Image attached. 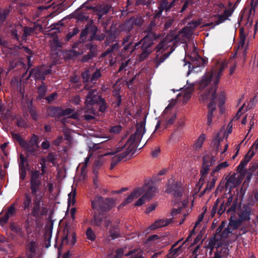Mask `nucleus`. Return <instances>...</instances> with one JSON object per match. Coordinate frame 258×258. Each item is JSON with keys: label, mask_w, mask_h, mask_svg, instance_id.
Here are the masks:
<instances>
[{"label": "nucleus", "mask_w": 258, "mask_h": 258, "mask_svg": "<svg viewBox=\"0 0 258 258\" xmlns=\"http://www.w3.org/2000/svg\"><path fill=\"white\" fill-rule=\"evenodd\" d=\"M192 31L187 26L179 32L178 34L176 31H173L168 34L156 47L155 62L156 67H158L174 50L173 46L174 44V40L184 41L185 39L190 37Z\"/></svg>", "instance_id": "nucleus-1"}, {"label": "nucleus", "mask_w": 258, "mask_h": 258, "mask_svg": "<svg viewBox=\"0 0 258 258\" xmlns=\"http://www.w3.org/2000/svg\"><path fill=\"white\" fill-rule=\"evenodd\" d=\"M238 61L234 55L230 58L228 62L225 61L218 62L210 72L206 73L203 76L199 84V89L203 90L206 87L209 89L212 87L215 88L223 71L227 68L228 63L229 64V75H232L237 67Z\"/></svg>", "instance_id": "nucleus-2"}, {"label": "nucleus", "mask_w": 258, "mask_h": 258, "mask_svg": "<svg viewBox=\"0 0 258 258\" xmlns=\"http://www.w3.org/2000/svg\"><path fill=\"white\" fill-rule=\"evenodd\" d=\"M145 132V123L142 122L137 125L135 134L129 138L127 142L123 145L119 146L116 148V153L122 152L113 157L110 165L111 169H113L119 162L135 150L137 144L141 140Z\"/></svg>", "instance_id": "nucleus-3"}, {"label": "nucleus", "mask_w": 258, "mask_h": 258, "mask_svg": "<svg viewBox=\"0 0 258 258\" xmlns=\"http://www.w3.org/2000/svg\"><path fill=\"white\" fill-rule=\"evenodd\" d=\"M181 189L178 191H175L174 192L175 197L174 205L177 207V209H174L172 212L171 215L172 218L169 219H159L155 221L152 226H168L170 224H174L175 225H179L183 223L186 214L182 212L183 209L187 206L188 200L186 198L181 200L180 198L181 196Z\"/></svg>", "instance_id": "nucleus-4"}, {"label": "nucleus", "mask_w": 258, "mask_h": 258, "mask_svg": "<svg viewBox=\"0 0 258 258\" xmlns=\"http://www.w3.org/2000/svg\"><path fill=\"white\" fill-rule=\"evenodd\" d=\"M95 104L99 105V110L103 112L106 108V105L104 100L98 95L96 89L89 90L85 100V107L84 112L86 113L84 117L87 120H91L94 118L95 109L93 106Z\"/></svg>", "instance_id": "nucleus-5"}, {"label": "nucleus", "mask_w": 258, "mask_h": 258, "mask_svg": "<svg viewBox=\"0 0 258 258\" xmlns=\"http://www.w3.org/2000/svg\"><path fill=\"white\" fill-rule=\"evenodd\" d=\"M207 89L205 92L201 95L200 100L201 101L206 102L210 101L208 104V113L207 114V125L210 126L212 122L213 113L216 109V88H211V89L207 87Z\"/></svg>", "instance_id": "nucleus-6"}, {"label": "nucleus", "mask_w": 258, "mask_h": 258, "mask_svg": "<svg viewBox=\"0 0 258 258\" xmlns=\"http://www.w3.org/2000/svg\"><path fill=\"white\" fill-rule=\"evenodd\" d=\"M44 195H36L33 196L32 208L31 214L37 219L46 216L48 212V208L44 204Z\"/></svg>", "instance_id": "nucleus-7"}, {"label": "nucleus", "mask_w": 258, "mask_h": 258, "mask_svg": "<svg viewBox=\"0 0 258 258\" xmlns=\"http://www.w3.org/2000/svg\"><path fill=\"white\" fill-rule=\"evenodd\" d=\"M230 242L222 243L218 241L215 238H211L208 243V247L211 250L215 248L216 251L214 253L213 258H227L229 254L228 246Z\"/></svg>", "instance_id": "nucleus-8"}, {"label": "nucleus", "mask_w": 258, "mask_h": 258, "mask_svg": "<svg viewBox=\"0 0 258 258\" xmlns=\"http://www.w3.org/2000/svg\"><path fill=\"white\" fill-rule=\"evenodd\" d=\"M92 208L101 211L107 212L110 210L115 205V200L113 198L103 199L97 196L94 201L92 202Z\"/></svg>", "instance_id": "nucleus-9"}, {"label": "nucleus", "mask_w": 258, "mask_h": 258, "mask_svg": "<svg viewBox=\"0 0 258 258\" xmlns=\"http://www.w3.org/2000/svg\"><path fill=\"white\" fill-rule=\"evenodd\" d=\"M176 0H161V2L158 7V11H156L155 15V17H159L162 12L163 10L167 11L170 9L173 6ZM192 2V0H182V3H183V5L181 9L180 12L184 11L186 8Z\"/></svg>", "instance_id": "nucleus-10"}, {"label": "nucleus", "mask_w": 258, "mask_h": 258, "mask_svg": "<svg viewBox=\"0 0 258 258\" xmlns=\"http://www.w3.org/2000/svg\"><path fill=\"white\" fill-rule=\"evenodd\" d=\"M133 41L134 40L131 39V36H127L123 39L122 44L123 45V48L120 54L122 57H125L130 56L141 44V41L133 45Z\"/></svg>", "instance_id": "nucleus-11"}, {"label": "nucleus", "mask_w": 258, "mask_h": 258, "mask_svg": "<svg viewBox=\"0 0 258 258\" xmlns=\"http://www.w3.org/2000/svg\"><path fill=\"white\" fill-rule=\"evenodd\" d=\"M38 177L39 173L38 171H35L32 172L30 189L33 196L44 195V192L41 191L39 187L41 182Z\"/></svg>", "instance_id": "nucleus-12"}, {"label": "nucleus", "mask_w": 258, "mask_h": 258, "mask_svg": "<svg viewBox=\"0 0 258 258\" xmlns=\"http://www.w3.org/2000/svg\"><path fill=\"white\" fill-rule=\"evenodd\" d=\"M190 57L191 61L189 66V71L188 74L191 72V68L194 69L195 68L204 67L206 62V60L204 58L201 57L199 55H198L195 47L190 55Z\"/></svg>", "instance_id": "nucleus-13"}, {"label": "nucleus", "mask_w": 258, "mask_h": 258, "mask_svg": "<svg viewBox=\"0 0 258 258\" xmlns=\"http://www.w3.org/2000/svg\"><path fill=\"white\" fill-rule=\"evenodd\" d=\"M224 227H218L216 230L215 235L212 238H215L218 241L222 243L230 242L227 238L232 235V231H231L230 227H226L223 229Z\"/></svg>", "instance_id": "nucleus-14"}, {"label": "nucleus", "mask_w": 258, "mask_h": 258, "mask_svg": "<svg viewBox=\"0 0 258 258\" xmlns=\"http://www.w3.org/2000/svg\"><path fill=\"white\" fill-rule=\"evenodd\" d=\"M50 73L48 67L43 66L33 69L30 73L29 77L37 80H44L45 76Z\"/></svg>", "instance_id": "nucleus-15"}, {"label": "nucleus", "mask_w": 258, "mask_h": 258, "mask_svg": "<svg viewBox=\"0 0 258 258\" xmlns=\"http://www.w3.org/2000/svg\"><path fill=\"white\" fill-rule=\"evenodd\" d=\"M194 85L190 84L189 86H184L177 95V98L179 100L186 103L189 100L194 91Z\"/></svg>", "instance_id": "nucleus-16"}, {"label": "nucleus", "mask_w": 258, "mask_h": 258, "mask_svg": "<svg viewBox=\"0 0 258 258\" xmlns=\"http://www.w3.org/2000/svg\"><path fill=\"white\" fill-rule=\"evenodd\" d=\"M142 42L141 50L142 52L139 55V59L140 61L144 60L150 53L151 51L149 50V48L152 44V42L149 39V36L148 35L146 36L142 39L141 43Z\"/></svg>", "instance_id": "nucleus-17"}, {"label": "nucleus", "mask_w": 258, "mask_h": 258, "mask_svg": "<svg viewBox=\"0 0 258 258\" xmlns=\"http://www.w3.org/2000/svg\"><path fill=\"white\" fill-rule=\"evenodd\" d=\"M245 33L243 29L240 30V40L236 50V54H242L245 59L247 54V45H245Z\"/></svg>", "instance_id": "nucleus-18"}, {"label": "nucleus", "mask_w": 258, "mask_h": 258, "mask_svg": "<svg viewBox=\"0 0 258 258\" xmlns=\"http://www.w3.org/2000/svg\"><path fill=\"white\" fill-rule=\"evenodd\" d=\"M142 191V195H146L147 201L151 200L157 192V189L152 182H148L145 183L143 186L140 187Z\"/></svg>", "instance_id": "nucleus-19"}, {"label": "nucleus", "mask_w": 258, "mask_h": 258, "mask_svg": "<svg viewBox=\"0 0 258 258\" xmlns=\"http://www.w3.org/2000/svg\"><path fill=\"white\" fill-rule=\"evenodd\" d=\"M22 147L29 154H34L38 151L39 147L37 144V137L36 136H33L28 143L25 142Z\"/></svg>", "instance_id": "nucleus-20"}, {"label": "nucleus", "mask_w": 258, "mask_h": 258, "mask_svg": "<svg viewBox=\"0 0 258 258\" xmlns=\"http://www.w3.org/2000/svg\"><path fill=\"white\" fill-rule=\"evenodd\" d=\"M142 195V191L140 187L136 188L125 199V200L119 206V208L122 207L132 202L135 199L139 198Z\"/></svg>", "instance_id": "nucleus-21"}, {"label": "nucleus", "mask_w": 258, "mask_h": 258, "mask_svg": "<svg viewBox=\"0 0 258 258\" xmlns=\"http://www.w3.org/2000/svg\"><path fill=\"white\" fill-rule=\"evenodd\" d=\"M111 224V221L108 217L102 214L96 216L94 219L91 220V224L96 226H108Z\"/></svg>", "instance_id": "nucleus-22"}, {"label": "nucleus", "mask_w": 258, "mask_h": 258, "mask_svg": "<svg viewBox=\"0 0 258 258\" xmlns=\"http://www.w3.org/2000/svg\"><path fill=\"white\" fill-rule=\"evenodd\" d=\"M242 180V178L236 174H233L230 176L226 183V186L230 188H233L239 185Z\"/></svg>", "instance_id": "nucleus-23"}, {"label": "nucleus", "mask_w": 258, "mask_h": 258, "mask_svg": "<svg viewBox=\"0 0 258 258\" xmlns=\"http://www.w3.org/2000/svg\"><path fill=\"white\" fill-rule=\"evenodd\" d=\"M53 227H45L46 228L43 233L44 245L46 248H48L50 246Z\"/></svg>", "instance_id": "nucleus-24"}, {"label": "nucleus", "mask_w": 258, "mask_h": 258, "mask_svg": "<svg viewBox=\"0 0 258 258\" xmlns=\"http://www.w3.org/2000/svg\"><path fill=\"white\" fill-rule=\"evenodd\" d=\"M15 212L14 206H11L9 207L8 211L4 214H0V224L4 225L6 223L9 218L13 216Z\"/></svg>", "instance_id": "nucleus-25"}, {"label": "nucleus", "mask_w": 258, "mask_h": 258, "mask_svg": "<svg viewBox=\"0 0 258 258\" xmlns=\"http://www.w3.org/2000/svg\"><path fill=\"white\" fill-rule=\"evenodd\" d=\"M249 173H248L247 178L248 179L251 178L252 175L255 176L256 178H258V161L251 163L249 168Z\"/></svg>", "instance_id": "nucleus-26"}, {"label": "nucleus", "mask_w": 258, "mask_h": 258, "mask_svg": "<svg viewBox=\"0 0 258 258\" xmlns=\"http://www.w3.org/2000/svg\"><path fill=\"white\" fill-rule=\"evenodd\" d=\"M59 114L62 116H67L68 118H72L73 119H78L79 116L78 112H75L74 110L71 108L62 110L59 112Z\"/></svg>", "instance_id": "nucleus-27"}, {"label": "nucleus", "mask_w": 258, "mask_h": 258, "mask_svg": "<svg viewBox=\"0 0 258 258\" xmlns=\"http://www.w3.org/2000/svg\"><path fill=\"white\" fill-rule=\"evenodd\" d=\"M60 227H58L59 228ZM62 228V227H61ZM71 227H63V235L62 237L61 242L60 245L58 250L61 248L62 246L67 245L69 243V236L70 234L69 228Z\"/></svg>", "instance_id": "nucleus-28"}, {"label": "nucleus", "mask_w": 258, "mask_h": 258, "mask_svg": "<svg viewBox=\"0 0 258 258\" xmlns=\"http://www.w3.org/2000/svg\"><path fill=\"white\" fill-rule=\"evenodd\" d=\"M253 156L249 153L248 152L245 155L243 160L241 161L240 164L239 165L238 167V169L239 170H242L244 168V167L246 165L247 163L250 160V159L252 158V157Z\"/></svg>", "instance_id": "nucleus-29"}, {"label": "nucleus", "mask_w": 258, "mask_h": 258, "mask_svg": "<svg viewBox=\"0 0 258 258\" xmlns=\"http://www.w3.org/2000/svg\"><path fill=\"white\" fill-rule=\"evenodd\" d=\"M206 139V135L204 134L201 135L194 145L195 149L198 150L201 149Z\"/></svg>", "instance_id": "nucleus-30"}, {"label": "nucleus", "mask_w": 258, "mask_h": 258, "mask_svg": "<svg viewBox=\"0 0 258 258\" xmlns=\"http://www.w3.org/2000/svg\"><path fill=\"white\" fill-rule=\"evenodd\" d=\"M209 167V165L206 164V163H205V165L203 164L202 169L201 170V177L200 178L199 182V184L201 183L202 184H203L204 178L208 172Z\"/></svg>", "instance_id": "nucleus-31"}, {"label": "nucleus", "mask_w": 258, "mask_h": 258, "mask_svg": "<svg viewBox=\"0 0 258 258\" xmlns=\"http://www.w3.org/2000/svg\"><path fill=\"white\" fill-rule=\"evenodd\" d=\"M216 161L215 158L212 155H207L203 158V165L205 163L209 165V167L211 166Z\"/></svg>", "instance_id": "nucleus-32"}, {"label": "nucleus", "mask_w": 258, "mask_h": 258, "mask_svg": "<svg viewBox=\"0 0 258 258\" xmlns=\"http://www.w3.org/2000/svg\"><path fill=\"white\" fill-rule=\"evenodd\" d=\"M32 204V197L27 194L25 195V200L23 202V207L24 209H29Z\"/></svg>", "instance_id": "nucleus-33"}, {"label": "nucleus", "mask_w": 258, "mask_h": 258, "mask_svg": "<svg viewBox=\"0 0 258 258\" xmlns=\"http://www.w3.org/2000/svg\"><path fill=\"white\" fill-rule=\"evenodd\" d=\"M7 238L3 235H0V250L4 251L6 250L5 245L7 246H10V244L7 243Z\"/></svg>", "instance_id": "nucleus-34"}, {"label": "nucleus", "mask_w": 258, "mask_h": 258, "mask_svg": "<svg viewBox=\"0 0 258 258\" xmlns=\"http://www.w3.org/2000/svg\"><path fill=\"white\" fill-rule=\"evenodd\" d=\"M91 156H92V154H90V155H89L88 156V157H87L85 159L84 162H82V163H81L80 164V167L81 169L82 174H84V175L86 173V168L87 166L88 163L89 162L90 158H91Z\"/></svg>", "instance_id": "nucleus-35"}, {"label": "nucleus", "mask_w": 258, "mask_h": 258, "mask_svg": "<svg viewBox=\"0 0 258 258\" xmlns=\"http://www.w3.org/2000/svg\"><path fill=\"white\" fill-rule=\"evenodd\" d=\"M76 191L75 190H73L70 194L68 195V205L69 206H73L76 202L75 200V196H76Z\"/></svg>", "instance_id": "nucleus-36"}, {"label": "nucleus", "mask_w": 258, "mask_h": 258, "mask_svg": "<svg viewBox=\"0 0 258 258\" xmlns=\"http://www.w3.org/2000/svg\"><path fill=\"white\" fill-rule=\"evenodd\" d=\"M109 233L112 239H114L120 236L119 231L116 227H112V228L110 230Z\"/></svg>", "instance_id": "nucleus-37"}, {"label": "nucleus", "mask_w": 258, "mask_h": 258, "mask_svg": "<svg viewBox=\"0 0 258 258\" xmlns=\"http://www.w3.org/2000/svg\"><path fill=\"white\" fill-rule=\"evenodd\" d=\"M21 30H22V26L21 25H17L12 27L11 32L12 34L15 36V38L18 39L19 35L18 32Z\"/></svg>", "instance_id": "nucleus-38"}, {"label": "nucleus", "mask_w": 258, "mask_h": 258, "mask_svg": "<svg viewBox=\"0 0 258 258\" xmlns=\"http://www.w3.org/2000/svg\"><path fill=\"white\" fill-rule=\"evenodd\" d=\"M229 165L227 162L225 161L219 164L212 171L213 175L217 174L220 170L226 168Z\"/></svg>", "instance_id": "nucleus-39"}, {"label": "nucleus", "mask_w": 258, "mask_h": 258, "mask_svg": "<svg viewBox=\"0 0 258 258\" xmlns=\"http://www.w3.org/2000/svg\"><path fill=\"white\" fill-rule=\"evenodd\" d=\"M87 238L93 241H94L96 238L95 235L90 227H89L86 232Z\"/></svg>", "instance_id": "nucleus-40"}, {"label": "nucleus", "mask_w": 258, "mask_h": 258, "mask_svg": "<svg viewBox=\"0 0 258 258\" xmlns=\"http://www.w3.org/2000/svg\"><path fill=\"white\" fill-rule=\"evenodd\" d=\"M202 20L199 19L197 20L192 21L189 23L187 26L189 27L192 31L196 29L199 25L201 24Z\"/></svg>", "instance_id": "nucleus-41"}, {"label": "nucleus", "mask_w": 258, "mask_h": 258, "mask_svg": "<svg viewBox=\"0 0 258 258\" xmlns=\"http://www.w3.org/2000/svg\"><path fill=\"white\" fill-rule=\"evenodd\" d=\"M12 137L13 139L14 140L17 141L21 146H22L24 145V143L25 142V141H24L22 139L21 137L19 134L12 133Z\"/></svg>", "instance_id": "nucleus-42"}, {"label": "nucleus", "mask_w": 258, "mask_h": 258, "mask_svg": "<svg viewBox=\"0 0 258 258\" xmlns=\"http://www.w3.org/2000/svg\"><path fill=\"white\" fill-rule=\"evenodd\" d=\"M10 228H11L12 232L16 233L21 237L24 236V233L22 231L21 227H10Z\"/></svg>", "instance_id": "nucleus-43"}, {"label": "nucleus", "mask_w": 258, "mask_h": 258, "mask_svg": "<svg viewBox=\"0 0 258 258\" xmlns=\"http://www.w3.org/2000/svg\"><path fill=\"white\" fill-rule=\"evenodd\" d=\"M258 149V139L252 144L250 149L249 150L248 152L252 154L253 156L256 153V150Z\"/></svg>", "instance_id": "nucleus-44"}, {"label": "nucleus", "mask_w": 258, "mask_h": 258, "mask_svg": "<svg viewBox=\"0 0 258 258\" xmlns=\"http://www.w3.org/2000/svg\"><path fill=\"white\" fill-rule=\"evenodd\" d=\"M146 195H142V197H140L137 202L135 203V206H141L143 205L147 200L146 197Z\"/></svg>", "instance_id": "nucleus-45"}, {"label": "nucleus", "mask_w": 258, "mask_h": 258, "mask_svg": "<svg viewBox=\"0 0 258 258\" xmlns=\"http://www.w3.org/2000/svg\"><path fill=\"white\" fill-rule=\"evenodd\" d=\"M34 29L32 28L26 27L24 29V34L22 36L23 39H25L26 37L31 35L32 33L33 32Z\"/></svg>", "instance_id": "nucleus-46"}, {"label": "nucleus", "mask_w": 258, "mask_h": 258, "mask_svg": "<svg viewBox=\"0 0 258 258\" xmlns=\"http://www.w3.org/2000/svg\"><path fill=\"white\" fill-rule=\"evenodd\" d=\"M91 70L92 69L86 70L82 73V77L84 82H87L89 81Z\"/></svg>", "instance_id": "nucleus-47"}, {"label": "nucleus", "mask_w": 258, "mask_h": 258, "mask_svg": "<svg viewBox=\"0 0 258 258\" xmlns=\"http://www.w3.org/2000/svg\"><path fill=\"white\" fill-rule=\"evenodd\" d=\"M101 76L100 72L99 70H96L93 74L90 79L91 83H95L96 80Z\"/></svg>", "instance_id": "nucleus-48"}, {"label": "nucleus", "mask_w": 258, "mask_h": 258, "mask_svg": "<svg viewBox=\"0 0 258 258\" xmlns=\"http://www.w3.org/2000/svg\"><path fill=\"white\" fill-rule=\"evenodd\" d=\"M9 13V12L8 10H3L0 11V23H2L5 20Z\"/></svg>", "instance_id": "nucleus-49"}, {"label": "nucleus", "mask_w": 258, "mask_h": 258, "mask_svg": "<svg viewBox=\"0 0 258 258\" xmlns=\"http://www.w3.org/2000/svg\"><path fill=\"white\" fill-rule=\"evenodd\" d=\"M134 23V21L133 19H130L126 21L124 25V27H126V28H125L124 29L126 31H130L133 27Z\"/></svg>", "instance_id": "nucleus-50"}, {"label": "nucleus", "mask_w": 258, "mask_h": 258, "mask_svg": "<svg viewBox=\"0 0 258 258\" xmlns=\"http://www.w3.org/2000/svg\"><path fill=\"white\" fill-rule=\"evenodd\" d=\"M82 52H77L75 50V48L74 47L73 50H71L68 52V55L69 57L72 58L78 55L82 54Z\"/></svg>", "instance_id": "nucleus-51"}, {"label": "nucleus", "mask_w": 258, "mask_h": 258, "mask_svg": "<svg viewBox=\"0 0 258 258\" xmlns=\"http://www.w3.org/2000/svg\"><path fill=\"white\" fill-rule=\"evenodd\" d=\"M46 93V87L43 86H40L38 89V93L39 94V97L42 98Z\"/></svg>", "instance_id": "nucleus-52"}, {"label": "nucleus", "mask_w": 258, "mask_h": 258, "mask_svg": "<svg viewBox=\"0 0 258 258\" xmlns=\"http://www.w3.org/2000/svg\"><path fill=\"white\" fill-rule=\"evenodd\" d=\"M123 249L122 248H117L115 250V254L114 255V258H122L123 255Z\"/></svg>", "instance_id": "nucleus-53"}, {"label": "nucleus", "mask_w": 258, "mask_h": 258, "mask_svg": "<svg viewBox=\"0 0 258 258\" xmlns=\"http://www.w3.org/2000/svg\"><path fill=\"white\" fill-rule=\"evenodd\" d=\"M210 176L212 177V179L208 182L211 184L212 186L214 187L215 182L217 180V174H214L213 175V172H212L210 175Z\"/></svg>", "instance_id": "nucleus-54"}, {"label": "nucleus", "mask_w": 258, "mask_h": 258, "mask_svg": "<svg viewBox=\"0 0 258 258\" xmlns=\"http://www.w3.org/2000/svg\"><path fill=\"white\" fill-rule=\"evenodd\" d=\"M210 176L212 177V179L208 182L211 184L212 186L214 187L215 182L217 180V174H214L213 175V172H212L210 175Z\"/></svg>", "instance_id": "nucleus-55"}, {"label": "nucleus", "mask_w": 258, "mask_h": 258, "mask_svg": "<svg viewBox=\"0 0 258 258\" xmlns=\"http://www.w3.org/2000/svg\"><path fill=\"white\" fill-rule=\"evenodd\" d=\"M210 176L212 177V179L208 182L211 184L212 186L214 187L215 182L217 180V174H214L213 175V172H212L210 175Z\"/></svg>", "instance_id": "nucleus-56"}, {"label": "nucleus", "mask_w": 258, "mask_h": 258, "mask_svg": "<svg viewBox=\"0 0 258 258\" xmlns=\"http://www.w3.org/2000/svg\"><path fill=\"white\" fill-rule=\"evenodd\" d=\"M51 41L52 44L54 45V46L56 47H60V43L58 40V39L57 37H52L51 40H50Z\"/></svg>", "instance_id": "nucleus-57"}, {"label": "nucleus", "mask_w": 258, "mask_h": 258, "mask_svg": "<svg viewBox=\"0 0 258 258\" xmlns=\"http://www.w3.org/2000/svg\"><path fill=\"white\" fill-rule=\"evenodd\" d=\"M121 127L120 125H116L110 128V132L115 134H117L121 131Z\"/></svg>", "instance_id": "nucleus-58"}, {"label": "nucleus", "mask_w": 258, "mask_h": 258, "mask_svg": "<svg viewBox=\"0 0 258 258\" xmlns=\"http://www.w3.org/2000/svg\"><path fill=\"white\" fill-rule=\"evenodd\" d=\"M29 112L31 115V117H32V118L34 120H36L38 118V116H37V114L36 113V112L35 111V110L34 109H33V108H30L29 109Z\"/></svg>", "instance_id": "nucleus-59"}, {"label": "nucleus", "mask_w": 258, "mask_h": 258, "mask_svg": "<svg viewBox=\"0 0 258 258\" xmlns=\"http://www.w3.org/2000/svg\"><path fill=\"white\" fill-rule=\"evenodd\" d=\"M218 204H219V200H217L212 208V209L211 215L212 216H213L215 215V214L216 213Z\"/></svg>", "instance_id": "nucleus-60"}, {"label": "nucleus", "mask_w": 258, "mask_h": 258, "mask_svg": "<svg viewBox=\"0 0 258 258\" xmlns=\"http://www.w3.org/2000/svg\"><path fill=\"white\" fill-rule=\"evenodd\" d=\"M159 239V236L156 234H154L150 235L148 237V238L147 239V242H149L152 241H155Z\"/></svg>", "instance_id": "nucleus-61"}, {"label": "nucleus", "mask_w": 258, "mask_h": 258, "mask_svg": "<svg viewBox=\"0 0 258 258\" xmlns=\"http://www.w3.org/2000/svg\"><path fill=\"white\" fill-rule=\"evenodd\" d=\"M258 8V1L256 0L254 1V0H252L251 1V7L250 9V13H251L252 11L253 10V11H255V9Z\"/></svg>", "instance_id": "nucleus-62"}, {"label": "nucleus", "mask_w": 258, "mask_h": 258, "mask_svg": "<svg viewBox=\"0 0 258 258\" xmlns=\"http://www.w3.org/2000/svg\"><path fill=\"white\" fill-rule=\"evenodd\" d=\"M213 187H214L213 186H212L211 184H210V183L208 182L206 187L204 189V190L202 192H201V195H203V194L206 193L207 191H210Z\"/></svg>", "instance_id": "nucleus-63"}, {"label": "nucleus", "mask_w": 258, "mask_h": 258, "mask_svg": "<svg viewBox=\"0 0 258 258\" xmlns=\"http://www.w3.org/2000/svg\"><path fill=\"white\" fill-rule=\"evenodd\" d=\"M72 238L70 240V243L73 246L74 245L76 242V235L75 233L72 232L71 234Z\"/></svg>", "instance_id": "nucleus-64"}]
</instances>
